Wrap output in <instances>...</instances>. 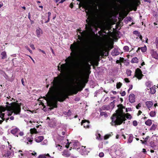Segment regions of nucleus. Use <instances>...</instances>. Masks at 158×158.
<instances>
[{
  "mask_svg": "<svg viewBox=\"0 0 158 158\" xmlns=\"http://www.w3.org/2000/svg\"><path fill=\"white\" fill-rule=\"evenodd\" d=\"M52 86L50 88L52 93L55 94V97L50 99L48 101V106L53 109L57 107L58 101L62 102L65 99L68 93L66 89V82L65 80L61 77H54L52 82Z\"/></svg>",
  "mask_w": 158,
  "mask_h": 158,
  "instance_id": "f257e3e1",
  "label": "nucleus"
},
{
  "mask_svg": "<svg viewBox=\"0 0 158 158\" xmlns=\"http://www.w3.org/2000/svg\"><path fill=\"white\" fill-rule=\"evenodd\" d=\"M7 104L6 107L3 106H0V117L4 120L5 118H4L5 114L2 113L6 110H7V114L8 116L11 115L13 113L15 114H19L21 111V105L16 102H12L9 103L7 102L6 103Z\"/></svg>",
  "mask_w": 158,
  "mask_h": 158,
  "instance_id": "f03ea898",
  "label": "nucleus"
},
{
  "mask_svg": "<svg viewBox=\"0 0 158 158\" xmlns=\"http://www.w3.org/2000/svg\"><path fill=\"white\" fill-rule=\"evenodd\" d=\"M73 48L74 49L73 51L74 53L71 52L70 55L71 56H69L66 58L65 61L67 63H65L62 64L61 67L62 68V71L64 73H67L70 72L72 70L74 66L75 60V52L77 51L81 50V47L79 44H76L73 46Z\"/></svg>",
  "mask_w": 158,
  "mask_h": 158,
  "instance_id": "7ed1b4c3",
  "label": "nucleus"
},
{
  "mask_svg": "<svg viewBox=\"0 0 158 158\" xmlns=\"http://www.w3.org/2000/svg\"><path fill=\"white\" fill-rule=\"evenodd\" d=\"M118 108V110H116V113L111 118L112 122L110 123L112 126L115 125H119L121 124L123 120L124 117L123 116V107L122 104H119L117 105Z\"/></svg>",
  "mask_w": 158,
  "mask_h": 158,
  "instance_id": "20e7f679",
  "label": "nucleus"
},
{
  "mask_svg": "<svg viewBox=\"0 0 158 158\" xmlns=\"http://www.w3.org/2000/svg\"><path fill=\"white\" fill-rule=\"evenodd\" d=\"M135 76L139 79H141L143 76L142 72L139 69H137L135 72Z\"/></svg>",
  "mask_w": 158,
  "mask_h": 158,
  "instance_id": "39448f33",
  "label": "nucleus"
},
{
  "mask_svg": "<svg viewBox=\"0 0 158 158\" xmlns=\"http://www.w3.org/2000/svg\"><path fill=\"white\" fill-rule=\"evenodd\" d=\"M89 121L83 120L82 121L81 123L82 125L84 127L89 128Z\"/></svg>",
  "mask_w": 158,
  "mask_h": 158,
  "instance_id": "423d86ee",
  "label": "nucleus"
},
{
  "mask_svg": "<svg viewBox=\"0 0 158 158\" xmlns=\"http://www.w3.org/2000/svg\"><path fill=\"white\" fill-rule=\"evenodd\" d=\"M19 130L17 128L13 129L11 131V133L15 135L18 136L17 133H19Z\"/></svg>",
  "mask_w": 158,
  "mask_h": 158,
  "instance_id": "0eeeda50",
  "label": "nucleus"
},
{
  "mask_svg": "<svg viewBox=\"0 0 158 158\" xmlns=\"http://www.w3.org/2000/svg\"><path fill=\"white\" fill-rule=\"evenodd\" d=\"M135 96L133 94H131L129 96V100L130 102L132 103L134 102L135 100Z\"/></svg>",
  "mask_w": 158,
  "mask_h": 158,
  "instance_id": "6e6552de",
  "label": "nucleus"
},
{
  "mask_svg": "<svg viewBox=\"0 0 158 158\" xmlns=\"http://www.w3.org/2000/svg\"><path fill=\"white\" fill-rule=\"evenodd\" d=\"M110 109V106L109 105H104L102 106L100 109V111L102 110H108Z\"/></svg>",
  "mask_w": 158,
  "mask_h": 158,
  "instance_id": "1a4fd4ad",
  "label": "nucleus"
},
{
  "mask_svg": "<svg viewBox=\"0 0 158 158\" xmlns=\"http://www.w3.org/2000/svg\"><path fill=\"white\" fill-rule=\"evenodd\" d=\"M62 155L64 156L68 157L70 156V154L69 152L66 150H64L62 152Z\"/></svg>",
  "mask_w": 158,
  "mask_h": 158,
  "instance_id": "9d476101",
  "label": "nucleus"
},
{
  "mask_svg": "<svg viewBox=\"0 0 158 158\" xmlns=\"http://www.w3.org/2000/svg\"><path fill=\"white\" fill-rule=\"evenodd\" d=\"M35 141L37 143L42 141L44 139V137L43 136H39L35 138Z\"/></svg>",
  "mask_w": 158,
  "mask_h": 158,
  "instance_id": "9b49d317",
  "label": "nucleus"
},
{
  "mask_svg": "<svg viewBox=\"0 0 158 158\" xmlns=\"http://www.w3.org/2000/svg\"><path fill=\"white\" fill-rule=\"evenodd\" d=\"M140 49H141V50L142 52H144L146 51L147 50V47L146 46H145L141 48H138V50L136 51L137 52H138L139 51Z\"/></svg>",
  "mask_w": 158,
  "mask_h": 158,
  "instance_id": "f8f14e48",
  "label": "nucleus"
},
{
  "mask_svg": "<svg viewBox=\"0 0 158 158\" xmlns=\"http://www.w3.org/2000/svg\"><path fill=\"white\" fill-rule=\"evenodd\" d=\"M152 56L155 59H158V54L156 52L153 51L152 53Z\"/></svg>",
  "mask_w": 158,
  "mask_h": 158,
  "instance_id": "ddd939ff",
  "label": "nucleus"
},
{
  "mask_svg": "<svg viewBox=\"0 0 158 158\" xmlns=\"http://www.w3.org/2000/svg\"><path fill=\"white\" fill-rule=\"evenodd\" d=\"M112 54L113 56H116L119 54V52L118 51L116 48H114L112 51Z\"/></svg>",
  "mask_w": 158,
  "mask_h": 158,
  "instance_id": "4468645a",
  "label": "nucleus"
},
{
  "mask_svg": "<svg viewBox=\"0 0 158 158\" xmlns=\"http://www.w3.org/2000/svg\"><path fill=\"white\" fill-rule=\"evenodd\" d=\"M146 105L148 108H150L153 105V103L151 101H147L146 102Z\"/></svg>",
  "mask_w": 158,
  "mask_h": 158,
  "instance_id": "2eb2a0df",
  "label": "nucleus"
},
{
  "mask_svg": "<svg viewBox=\"0 0 158 158\" xmlns=\"http://www.w3.org/2000/svg\"><path fill=\"white\" fill-rule=\"evenodd\" d=\"M13 155V152L10 151H7L6 155V156H7L9 157H11Z\"/></svg>",
  "mask_w": 158,
  "mask_h": 158,
  "instance_id": "dca6fc26",
  "label": "nucleus"
},
{
  "mask_svg": "<svg viewBox=\"0 0 158 158\" xmlns=\"http://www.w3.org/2000/svg\"><path fill=\"white\" fill-rule=\"evenodd\" d=\"M150 92L151 94H153L156 92L155 87V86L152 87L150 88Z\"/></svg>",
  "mask_w": 158,
  "mask_h": 158,
  "instance_id": "f3484780",
  "label": "nucleus"
},
{
  "mask_svg": "<svg viewBox=\"0 0 158 158\" xmlns=\"http://www.w3.org/2000/svg\"><path fill=\"white\" fill-rule=\"evenodd\" d=\"M133 136L132 134H130L128 139V143H131L133 140Z\"/></svg>",
  "mask_w": 158,
  "mask_h": 158,
  "instance_id": "a211bd4d",
  "label": "nucleus"
},
{
  "mask_svg": "<svg viewBox=\"0 0 158 158\" xmlns=\"http://www.w3.org/2000/svg\"><path fill=\"white\" fill-rule=\"evenodd\" d=\"M2 56V59H4L6 58V55L5 52H3L1 53Z\"/></svg>",
  "mask_w": 158,
  "mask_h": 158,
  "instance_id": "6ab92c4d",
  "label": "nucleus"
},
{
  "mask_svg": "<svg viewBox=\"0 0 158 158\" xmlns=\"http://www.w3.org/2000/svg\"><path fill=\"white\" fill-rule=\"evenodd\" d=\"M145 124L148 126H150L152 124V120L150 119H148L145 122Z\"/></svg>",
  "mask_w": 158,
  "mask_h": 158,
  "instance_id": "aec40b11",
  "label": "nucleus"
},
{
  "mask_svg": "<svg viewBox=\"0 0 158 158\" xmlns=\"http://www.w3.org/2000/svg\"><path fill=\"white\" fill-rule=\"evenodd\" d=\"M131 62L132 63H137L138 62V59L136 57L132 58Z\"/></svg>",
  "mask_w": 158,
  "mask_h": 158,
  "instance_id": "412c9836",
  "label": "nucleus"
},
{
  "mask_svg": "<svg viewBox=\"0 0 158 158\" xmlns=\"http://www.w3.org/2000/svg\"><path fill=\"white\" fill-rule=\"evenodd\" d=\"M100 115L102 116L104 115L105 117H108V115L106 113L104 112H102V111H100Z\"/></svg>",
  "mask_w": 158,
  "mask_h": 158,
  "instance_id": "4be33fe9",
  "label": "nucleus"
},
{
  "mask_svg": "<svg viewBox=\"0 0 158 158\" xmlns=\"http://www.w3.org/2000/svg\"><path fill=\"white\" fill-rule=\"evenodd\" d=\"M114 100L113 102H111L110 104V105H109L110 106V108L113 109L114 108Z\"/></svg>",
  "mask_w": 158,
  "mask_h": 158,
  "instance_id": "5701e85b",
  "label": "nucleus"
},
{
  "mask_svg": "<svg viewBox=\"0 0 158 158\" xmlns=\"http://www.w3.org/2000/svg\"><path fill=\"white\" fill-rule=\"evenodd\" d=\"M30 131L31 133H36L37 131L35 128H31L30 129Z\"/></svg>",
  "mask_w": 158,
  "mask_h": 158,
  "instance_id": "b1692460",
  "label": "nucleus"
},
{
  "mask_svg": "<svg viewBox=\"0 0 158 158\" xmlns=\"http://www.w3.org/2000/svg\"><path fill=\"white\" fill-rule=\"evenodd\" d=\"M131 71L129 69H127L126 71V73L128 76H130L131 75Z\"/></svg>",
  "mask_w": 158,
  "mask_h": 158,
  "instance_id": "393cba45",
  "label": "nucleus"
},
{
  "mask_svg": "<svg viewBox=\"0 0 158 158\" xmlns=\"http://www.w3.org/2000/svg\"><path fill=\"white\" fill-rule=\"evenodd\" d=\"M101 135L100 134H98V135L97 136L96 138V139L99 140H102V139L101 137Z\"/></svg>",
  "mask_w": 158,
  "mask_h": 158,
  "instance_id": "a878e982",
  "label": "nucleus"
},
{
  "mask_svg": "<svg viewBox=\"0 0 158 158\" xmlns=\"http://www.w3.org/2000/svg\"><path fill=\"white\" fill-rule=\"evenodd\" d=\"M122 85V84L120 82L118 83L116 85L117 88L118 89L120 88L121 87Z\"/></svg>",
  "mask_w": 158,
  "mask_h": 158,
  "instance_id": "bb28decb",
  "label": "nucleus"
},
{
  "mask_svg": "<svg viewBox=\"0 0 158 158\" xmlns=\"http://www.w3.org/2000/svg\"><path fill=\"white\" fill-rule=\"evenodd\" d=\"M155 114V112L153 111H151L150 113V116L151 117H154Z\"/></svg>",
  "mask_w": 158,
  "mask_h": 158,
  "instance_id": "cd10ccee",
  "label": "nucleus"
},
{
  "mask_svg": "<svg viewBox=\"0 0 158 158\" xmlns=\"http://www.w3.org/2000/svg\"><path fill=\"white\" fill-rule=\"evenodd\" d=\"M156 125H155V124H153L151 128H150V129L151 130H154L156 128Z\"/></svg>",
  "mask_w": 158,
  "mask_h": 158,
  "instance_id": "c85d7f7f",
  "label": "nucleus"
},
{
  "mask_svg": "<svg viewBox=\"0 0 158 158\" xmlns=\"http://www.w3.org/2000/svg\"><path fill=\"white\" fill-rule=\"evenodd\" d=\"M56 147L58 149H59V150H60L61 149V148L62 147V146H61L59 144H56Z\"/></svg>",
  "mask_w": 158,
  "mask_h": 158,
  "instance_id": "c756f323",
  "label": "nucleus"
},
{
  "mask_svg": "<svg viewBox=\"0 0 158 158\" xmlns=\"http://www.w3.org/2000/svg\"><path fill=\"white\" fill-rule=\"evenodd\" d=\"M123 49L125 51H129V47L127 46H125L124 47Z\"/></svg>",
  "mask_w": 158,
  "mask_h": 158,
  "instance_id": "7c9ffc66",
  "label": "nucleus"
},
{
  "mask_svg": "<svg viewBox=\"0 0 158 158\" xmlns=\"http://www.w3.org/2000/svg\"><path fill=\"white\" fill-rule=\"evenodd\" d=\"M110 135H106L105 136H104V139L105 140H106V139H108V138H109V137H110Z\"/></svg>",
  "mask_w": 158,
  "mask_h": 158,
  "instance_id": "2f4dec72",
  "label": "nucleus"
},
{
  "mask_svg": "<svg viewBox=\"0 0 158 158\" xmlns=\"http://www.w3.org/2000/svg\"><path fill=\"white\" fill-rule=\"evenodd\" d=\"M99 156L100 157H102L104 156V154L102 152H100L99 154Z\"/></svg>",
  "mask_w": 158,
  "mask_h": 158,
  "instance_id": "473e14b6",
  "label": "nucleus"
},
{
  "mask_svg": "<svg viewBox=\"0 0 158 158\" xmlns=\"http://www.w3.org/2000/svg\"><path fill=\"white\" fill-rule=\"evenodd\" d=\"M133 125L135 126H137V124H138L137 121H136L135 120H134L133 121Z\"/></svg>",
  "mask_w": 158,
  "mask_h": 158,
  "instance_id": "72a5a7b5",
  "label": "nucleus"
},
{
  "mask_svg": "<svg viewBox=\"0 0 158 158\" xmlns=\"http://www.w3.org/2000/svg\"><path fill=\"white\" fill-rule=\"evenodd\" d=\"M87 10H89V6L86 5H84V6H83Z\"/></svg>",
  "mask_w": 158,
  "mask_h": 158,
  "instance_id": "f704fd0d",
  "label": "nucleus"
},
{
  "mask_svg": "<svg viewBox=\"0 0 158 158\" xmlns=\"http://www.w3.org/2000/svg\"><path fill=\"white\" fill-rule=\"evenodd\" d=\"M26 49L29 51V52L31 53H32V51L31 50H30V49L28 47H26Z\"/></svg>",
  "mask_w": 158,
  "mask_h": 158,
  "instance_id": "c9c22d12",
  "label": "nucleus"
},
{
  "mask_svg": "<svg viewBox=\"0 0 158 158\" xmlns=\"http://www.w3.org/2000/svg\"><path fill=\"white\" fill-rule=\"evenodd\" d=\"M125 94H126V92H125V91H124L123 92L121 93V96H124L125 95Z\"/></svg>",
  "mask_w": 158,
  "mask_h": 158,
  "instance_id": "e433bc0d",
  "label": "nucleus"
},
{
  "mask_svg": "<svg viewBox=\"0 0 158 158\" xmlns=\"http://www.w3.org/2000/svg\"><path fill=\"white\" fill-rule=\"evenodd\" d=\"M124 81H125V82H130V81H129L128 79L127 78H125L124 79Z\"/></svg>",
  "mask_w": 158,
  "mask_h": 158,
  "instance_id": "4c0bfd02",
  "label": "nucleus"
},
{
  "mask_svg": "<svg viewBox=\"0 0 158 158\" xmlns=\"http://www.w3.org/2000/svg\"><path fill=\"white\" fill-rule=\"evenodd\" d=\"M27 140H28V141L30 143V144H31L32 142V140L31 139L29 138H28Z\"/></svg>",
  "mask_w": 158,
  "mask_h": 158,
  "instance_id": "58836bf2",
  "label": "nucleus"
},
{
  "mask_svg": "<svg viewBox=\"0 0 158 158\" xmlns=\"http://www.w3.org/2000/svg\"><path fill=\"white\" fill-rule=\"evenodd\" d=\"M39 158H46L45 156L44 155H40Z\"/></svg>",
  "mask_w": 158,
  "mask_h": 158,
  "instance_id": "ea45409f",
  "label": "nucleus"
},
{
  "mask_svg": "<svg viewBox=\"0 0 158 158\" xmlns=\"http://www.w3.org/2000/svg\"><path fill=\"white\" fill-rule=\"evenodd\" d=\"M30 47L33 50H34L35 49V48L34 45L33 44H31L30 45Z\"/></svg>",
  "mask_w": 158,
  "mask_h": 158,
  "instance_id": "a19ab883",
  "label": "nucleus"
},
{
  "mask_svg": "<svg viewBox=\"0 0 158 158\" xmlns=\"http://www.w3.org/2000/svg\"><path fill=\"white\" fill-rule=\"evenodd\" d=\"M87 14H89V18H90V19H91V18H92V15H91V12H90L89 13V12H87Z\"/></svg>",
  "mask_w": 158,
  "mask_h": 158,
  "instance_id": "79ce46f5",
  "label": "nucleus"
},
{
  "mask_svg": "<svg viewBox=\"0 0 158 158\" xmlns=\"http://www.w3.org/2000/svg\"><path fill=\"white\" fill-rule=\"evenodd\" d=\"M141 106L140 105V103H139V104H138L136 106V108L137 109H139V107H140Z\"/></svg>",
  "mask_w": 158,
  "mask_h": 158,
  "instance_id": "37998d69",
  "label": "nucleus"
},
{
  "mask_svg": "<svg viewBox=\"0 0 158 158\" xmlns=\"http://www.w3.org/2000/svg\"><path fill=\"white\" fill-rule=\"evenodd\" d=\"M127 118L131 119V114H128L127 117Z\"/></svg>",
  "mask_w": 158,
  "mask_h": 158,
  "instance_id": "c03bdc74",
  "label": "nucleus"
},
{
  "mask_svg": "<svg viewBox=\"0 0 158 158\" xmlns=\"http://www.w3.org/2000/svg\"><path fill=\"white\" fill-rule=\"evenodd\" d=\"M139 33V32L137 31H133V34H134L136 35V34H138Z\"/></svg>",
  "mask_w": 158,
  "mask_h": 158,
  "instance_id": "a18cd8bd",
  "label": "nucleus"
},
{
  "mask_svg": "<svg viewBox=\"0 0 158 158\" xmlns=\"http://www.w3.org/2000/svg\"><path fill=\"white\" fill-rule=\"evenodd\" d=\"M69 142L68 141V142H67V144H66L67 145H66L65 146V147H66V148H69Z\"/></svg>",
  "mask_w": 158,
  "mask_h": 158,
  "instance_id": "49530a36",
  "label": "nucleus"
},
{
  "mask_svg": "<svg viewBox=\"0 0 158 158\" xmlns=\"http://www.w3.org/2000/svg\"><path fill=\"white\" fill-rule=\"evenodd\" d=\"M149 138V136H147L145 139V142L146 143L147 141L148 140V139Z\"/></svg>",
  "mask_w": 158,
  "mask_h": 158,
  "instance_id": "de8ad7c7",
  "label": "nucleus"
},
{
  "mask_svg": "<svg viewBox=\"0 0 158 158\" xmlns=\"http://www.w3.org/2000/svg\"><path fill=\"white\" fill-rule=\"evenodd\" d=\"M127 20H128L129 21H130L131 19V18L130 17H127Z\"/></svg>",
  "mask_w": 158,
  "mask_h": 158,
  "instance_id": "09e8293b",
  "label": "nucleus"
},
{
  "mask_svg": "<svg viewBox=\"0 0 158 158\" xmlns=\"http://www.w3.org/2000/svg\"><path fill=\"white\" fill-rule=\"evenodd\" d=\"M132 87H133V86L132 85H129V90H131L132 88Z\"/></svg>",
  "mask_w": 158,
  "mask_h": 158,
  "instance_id": "8fccbe9b",
  "label": "nucleus"
},
{
  "mask_svg": "<svg viewBox=\"0 0 158 158\" xmlns=\"http://www.w3.org/2000/svg\"><path fill=\"white\" fill-rule=\"evenodd\" d=\"M3 6V3L2 2H0V8L1 7Z\"/></svg>",
  "mask_w": 158,
  "mask_h": 158,
  "instance_id": "3c124183",
  "label": "nucleus"
},
{
  "mask_svg": "<svg viewBox=\"0 0 158 158\" xmlns=\"http://www.w3.org/2000/svg\"><path fill=\"white\" fill-rule=\"evenodd\" d=\"M39 51L42 52L44 54H45V52L43 51V50H41V49H39Z\"/></svg>",
  "mask_w": 158,
  "mask_h": 158,
  "instance_id": "603ef678",
  "label": "nucleus"
},
{
  "mask_svg": "<svg viewBox=\"0 0 158 158\" xmlns=\"http://www.w3.org/2000/svg\"><path fill=\"white\" fill-rule=\"evenodd\" d=\"M28 18H29V19H30V20H31V15H30V13H28Z\"/></svg>",
  "mask_w": 158,
  "mask_h": 158,
  "instance_id": "864d4df0",
  "label": "nucleus"
},
{
  "mask_svg": "<svg viewBox=\"0 0 158 158\" xmlns=\"http://www.w3.org/2000/svg\"><path fill=\"white\" fill-rule=\"evenodd\" d=\"M142 113V112L140 110L139 111L138 113L137 114L138 115H140Z\"/></svg>",
  "mask_w": 158,
  "mask_h": 158,
  "instance_id": "5fc2aeb1",
  "label": "nucleus"
},
{
  "mask_svg": "<svg viewBox=\"0 0 158 158\" xmlns=\"http://www.w3.org/2000/svg\"><path fill=\"white\" fill-rule=\"evenodd\" d=\"M144 2H148L149 3H150L151 2V0H143Z\"/></svg>",
  "mask_w": 158,
  "mask_h": 158,
  "instance_id": "6e6d98bb",
  "label": "nucleus"
},
{
  "mask_svg": "<svg viewBox=\"0 0 158 158\" xmlns=\"http://www.w3.org/2000/svg\"><path fill=\"white\" fill-rule=\"evenodd\" d=\"M19 134L20 136H23V133L22 132H20Z\"/></svg>",
  "mask_w": 158,
  "mask_h": 158,
  "instance_id": "4d7b16f0",
  "label": "nucleus"
},
{
  "mask_svg": "<svg viewBox=\"0 0 158 158\" xmlns=\"http://www.w3.org/2000/svg\"><path fill=\"white\" fill-rule=\"evenodd\" d=\"M143 152L144 153H145L146 152V149H145L143 148Z\"/></svg>",
  "mask_w": 158,
  "mask_h": 158,
  "instance_id": "13d9d810",
  "label": "nucleus"
},
{
  "mask_svg": "<svg viewBox=\"0 0 158 158\" xmlns=\"http://www.w3.org/2000/svg\"><path fill=\"white\" fill-rule=\"evenodd\" d=\"M65 1V0H61V1L59 2V3H62Z\"/></svg>",
  "mask_w": 158,
  "mask_h": 158,
  "instance_id": "bf43d9fd",
  "label": "nucleus"
},
{
  "mask_svg": "<svg viewBox=\"0 0 158 158\" xmlns=\"http://www.w3.org/2000/svg\"><path fill=\"white\" fill-rule=\"evenodd\" d=\"M10 118L11 120H13L14 119V117L13 116H11Z\"/></svg>",
  "mask_w": 158,
  "mask_h": 158,
  "instance_id": "052dcab7",
  "label": "nucleus"
},
{
  "mask_svg": "<svg viewBox=\"0 0 158 158\" xmlns=\"http://www.w3.org/2000/svg\"><path fill=\"white\" fill-rule=\"evenodd\" d=\"M140 141L141 142H142V143H143V144H145V141H143L142 140H140Z\"/></svg>",
  "mask_w": 158,
  "mask_h": 158,
  "instance_id": "680f3d73",
  "label": "nucleus"
},
{
  "mask_svg": "<svg viewBox=\"0 0 158 158\" xmlns=\"http://www.w3.org/2000/svg\"><path fill=\"white\" fill-rule=\"evenodd\" d=\"M48 17H50V16L51 15V13L50 12H49L48 13Z\"/></svg>",
  "mask_w": 158,
  "mask_h": 158,
  "instance_id": "e2e57ef3",
  "label": "nucleus"
},
{
  "mask_svg": "<svg viewBox=\"0 0 158 158\" xmlns=\"http://www.w3.org/2000/svg\"><path fill=\"white\" fill-rule=\"evenodd\" d=\"M21 81H22V83L23 84V85H24V82L23 81V79H22L21 80Z\"/></svg>",
  "mask_w": 158,
  "mask_h": 158,
  "instance_id": "0e129e2a",
  "label": "nucleus"
},
{
  "mask_svg": "<svg viewBox=\"0 0 158 158\" xmlns=\"http://www.w3.org/2000/svg\"><path fill=\"white\" fill-rule=\"evenodd\" d=\"M65 133L64 131H62L61 133V134L63 135H65Z\"/></svg>",
  "mask_w": 158,
  "mask_h": 158,
  "instance_id": "69168bd1",
  "label": "nucleus"
},
{
  "mask_svg": "<svg viewBox=\"0 0 158 158\" xmlns=\"http://www.w3.org/2000/svg\"><path fill=\"white\" fill-rule=\"evenodd\" d=\"M145 64L144 62H143L141 64V65L142 66H143Z\"/></svg>",
  "mask_w": 158,
  "mask_h": 158,
  "instance_id": "338daca9",
  "label": "nucleus"
},
{
  "mask_svg": "<svg viewBox=\"0 0 158 158\" xmlns=\"http://www.w3.org/2000/svg\"><path fill=\"white\" fill-rule=\"evenodd\" d=\"M156 48H158V42L157 41L156 42Z\"/></svg>",
  "mask_w": 158,
  "mask_h": 158,
  "instance_id": "774afa93",
  "label": "nucleus"
}]
</instances>
